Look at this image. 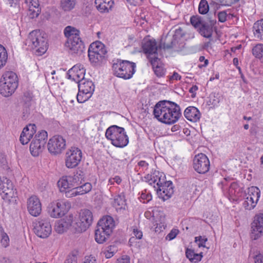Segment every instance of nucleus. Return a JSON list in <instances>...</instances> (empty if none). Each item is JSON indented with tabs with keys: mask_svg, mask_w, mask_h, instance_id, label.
<instances>
[{
	"mask_svg": "<svg viewBox=\"0 0 263 263\" xmlns=\"http://www.w3.org/2000/svg\"><path fill=\"white\" fill-rule=\"evenodd\" d=\"M153 114L158 120L168 124L177 122L181 116L180 107L167 101L158 102L155 106Z\"/></svg>",
	"mask_w": 263,
	"mask_h": 263,
	"instance_id": "obj_1",
	"label": "nucleus"
},
{
	"mask_svg": "<svg viewBox=\"0 0 263 263\" xmlns=\"http://www.w3.org/2000/svg\"><path fill=\"white\" fill-rule=\"evenodd\" d=\"M26 44L36 55H41L45 53L48 48L46 34L37 30H33L29 33Z\"/></svg>",
	"mask_w": 263,
	"mask_h": 263,
	"instance_id": "obj_2",
	"label": "nucleus"
},
{
	"mask_svg": "<svg viewBox=\"0 0 263 263\" xmlns=\"http://www.w3.org/2000/svg\"><path fill=\"white\" fill-rule=\"evenodd\" d=\"M0 92L5 97L11 96L18 87L17 75L13 71L5 72L0 81Z\"/></svg>",
	"mask_w": 263,
	"mask_h": 263,
	"instance_id": "obj_3",
	"label": "nucleus"
},
{
	"mask_svg": "<svg viewBox=\"0 0 263 263\" xmlns=\"http://www.w3.org/2000/svg\"><path fill=\"white\" fill-rule=\"evenodd\" d=\"M105 136L116 147H123L128 143V138L124 132V129L117 125L109 127L106 130Z\"/></svg>",
	"mask_w": 263,
	"mask_h": 263,
	"instance_id": "obj_4",
	"label": "nucleus"
},
{
	"mask_svg": "<svg viewBox=\"0 0 263 263\" xmlns=\"http://www.w3.org/2000/svg\"><path fill=\"white\" fill-rule=\"evenodd\" d=\"M136 67L135 63L128 61L117 60L112 65L114 74L124 79H129L134 73Z\"/></svg>",
	"mask_w": 263,
	"mask_h": 263,
	"instance_id": "obj_5",
	"label": "nucleus"
},
{
	"mask_svg": "<svg viewBox=\"0 0 263 263\" xmlns=\"http://www.w3.org/2000/svg\"><path fill=\"white\" fill-rule=\"evenodd\" d=\"M88 53L90 61L97 64L103 60L107 53V50L103 43L100 42H96L90 45Z\"/></svg>",
	"mask_w": 263,
	"mask_h": 263,
	"instance_id": "obj_6",
	"label": "nucleus"
},
{
	"mask_svg": "<svg viewBox=\"0 0 263 263\" xmlns=\"http://www.w3.org/2000/svg\"><path fill=\"white\" fill-rule=\"evenodd\" d=\"M34 224V232L38 237L45 238L51 233V226L48 219L39 218Z\"/></svg>",
	"mask_w": 263,
	"mask_h": 263,
	"instance_id": "obj_7",
	"label": "nucleus"
},
{
	"mask_svg": "<svg viewBox=\"0 0 263 263\" xmlns=\"http://www.w3.org/2000/svg\"><path fill=\"white\" fill-rule=\"evenodd\" d=\"M82 157L81 151L76 147L67 150L65 154V163L68 168L76 167L80 163Z\"/></svg>",
	"mask_w": 263,
	"mask_h": 263,
	"instance_id": "obj_8",
	"label": "nucleus"
},
{
	"mask_svg": "<svg viewBox=\"0 0 263 263\" xmlns=\"http://www.w3.org/2000/svg\"><path fill=\"white\" fill-rule=\"evenodd\" d=\"M193 165L195 171L202 174L207 173L209 171L210 166L208 158L203 153L195 155L193 159Z\"/></svg>",
	"mask_w": 263,
	"mask_h": 263,
	"instance_id": "obj_9",
	"label": "nucleus"
},
{
	"mask_svg": "<svg viewBox=\"0 0 263 263\" xmlns=\"http://www.w3.org/2000/svg\"><path fill=\"white\" fill-rule=\"evenodd\" d=\"M70 207L69 202L61 201L56 203H51L48 207V212L51 217L59 218L65 215Z\"/></svg>",
	"mask_w": 263,
	"mask_h": 263,
	"instance_id": "obj_10",
	"label": "nucleus"
},
{
	"mask_svg": "<svg viewBox=\"0 0 263 263\" xmlns=\"http://www.w3.org/2000/svg\"><path fill=\"white\" fill-rule=\"evenodd\" d=\"M263 235V214L259 213L254 217L251 223V238L253 240H257Z\"/></svg>",
	"mask_w": 263,
	"mask_h": 263,
	"instance_id": "obj_11",
	"label": "nucleus"
},
{
	"mask_svg": "<svg viewBox=\"0 0 263 263\" xmlns=\"http://www.w3.org/2000/svg\"><path fill=\"white\" fill-rule=\"evenodd\" d=\"M47 146L48 151L51 154L53 155L59 154L65 148V140L62 136H53L49 140Z\"/></svg>",
	"mask_w": 263,
	"mask_h": 263,
	"instance_id": "obj_12",
	"label": "nucleus"
},
{
	"mask_svg": "<svg viewBox=\"0 0 263 263\" xmlns=\"http://www.w3.org/2000/svg\"><path fill=\"white\" fill-rule=\"evenodd\" d=\"M15 194L11 181L7 178L4 180L0 178V195L3 199L10 201L15 197Z\"/></svg>",
	"mask_w": 263,
	"mask_h": 263,
	"instance_id": "obj_13",
	"label": "nucleus"
},
{
	"mask_svg": "<svg viewBox=\"0 0 263 263\" xmlns=\"http://www.w3.org/2000/svg\"><path fill=\"white\" fill-rule=\"evenodd\" d=\"M92 221V214L91 212L87 209L81 211L79 220L77 222L79 231H85L89 228Z\"/></svg>",
	"mask_w": 263,
	"mask_h": 263,
	"instance_id": "obj_14",
	"label": "nucleus"
},
{
	"mask_svg": "<svg viewBox=\"0 0 263 263\" xmlns=\"http://www.w3.org/2000/svg\"><path fill=\"white\" fill-rule=\"evenodd\" d=\"M27 208L30 215L34 217L38 216L42 211V205L40 199L35 195L30 196L27 201Z\"/></svg>",
	"mask_w": 263,
	"mask_h": 263,
	"instance_id": "obj_15",
	"label": "nucleus"
},
{
	"mask_svg": "<svg viewBox=\"0 0 263 263\" xmlns=\"http://www.w3.org/2000/svg\"><path fill=\"white\" fill-rule=\"evenodd\" d=\"M66 46L72 53L81 54L85 48L84 44L80 36H74L67 40Z\"/></svg>",
	"mask_w": 263,
	"mask_h": 263,
	"instance_id": "obj_16",
	"label": "nucleus"
},
{
	"mask_svg": "<svg viewBox=\"0 0 263 263\" xmlns=\"http://www.w3.org/2000/svg\"><path fill=\"white\" fill-rule=\"evenodd\" d=\"M85 72V70L82 65L76 64L68 70V78L78 83L84 79Z\"/></svg>",
	"mask_w": 263,
	"mask_h": 263,
	"instance_id": "obj_17",
	"label": "nucleus"
},
{
	"mask_svg": "<svg viewBox=\"0 0 263 263\" xmlns=\"http://www.w3.org/2000/svg\"><path fill=\"white\" fill-rule=\"evenodd\" d=\"M142 49L144 52L147 54L149 61L150 58H154L157 55L158 47L155 40L144 39L142 43Z\"/></svg>",
	"mask_w": 263,
	"mask_h": 263,
	"instance_id": "obj_18",
	"label": "nucleus"
},
{
	"mask_svg": "<svg viewBox=\"0 0 263 263\" xmlns=\"http://www.w3.org/2000/svg\"><path fill=\"white\" fill-rule=\"evenodd\" d=\"M36 131L35 124H29L25 127L20 136V140L23 145L27 144L32 138Z\"/></svg>",
	"mask_w": 263,
	"mask_h": 263,
	"instance_id": "obj_19",
	"label": "nucleus"
},
{
	"mask_svg": "<svg viewBox=\"0 0 263 263\" xmlns=\"http://www.w3.org/2000/svg\"><path fill=\"white\" fill-rule=\"evenodd\" d=\"M97 227L104 229L107 233L111 234L115 227V221L111 216H106L99 221Z\"/></svg>",
	"mask_w": 263,
	"mask_h": 263,
	"instance_id": "obj_20",
	"label": "nucleus"
},
{
	"mask_svg": "<svg viewBox=\"0 0 263 263\" xmlns=\"http://www.w3.org/2000/svg\"><path fill=\"white\" fill-rule=\"evenodd\" d=\"M157 191L163 200L168 199L174 193L172 182H166L160 189H157Z\"/></svg>",
	"mask_w": 263,
	"mask_h": 263,
	"instance_id": "obj_21",
	"label": "nucleus"
},
{
	"mask_svg": "<svg viewBox=\"0 0 263 263\" xmlns=\"http://www.w3.org/2000/svg\"><path fill=\"white\" fill-rule=\"evenodd\" d=\"M78 83L80 92L91 95L95 89L94 85L91 81L84 79Z\"/></svg>",
	"mask_w": 263,
	"mask_h": 263,
	"instance_id": "obj_22",
	"label": "nucleus"
},
{
	"mask_svg": "<svg viewBox=\"0 0 263 263\" xmlns=\"http://www.w3.org/2000/svg\"><path fill=\"white\" fill-rule=\"evenodd\" d=\"M185 117L192 122H197L199 120L200 114L198 109L194 106H190L185 109L184 112Z\"/></svg>",
	"mask_w": 263,
	"mask_h": 263,
	"instance_id": "obj_23",
	"label": "nucleus"
},
{
	"mask_svg": "<svg viewBox=\"0 0 263 263\" xmlns=\"http://www.w3.org/2000/svg\"><path fill=\"white\" fill-rule=\"evenodd\" d=\"M114 4L112 0H95L97 9L102 13L108 12L111 10Z\"/></svg>",
	"mask_w": 263,
	"mask_h": 263,
	"instance_id": "obj_24",
	"label": "nucleus"
},
{
	"mask_svg": "<svg viewBox=\"0 0 263 263\" xmlns=\"http://www.w3.org/2000/svg\"><path fill=\"white\" fill-rule=\"evenodd\" d=\"M71 224L70 219H62L58 221L54 226L55 231L59 234H63L66 232Z\"/></svg>",
	"mask_w": 263,
	"mask_h": 263,
	"instance_id": "obj_25",
	"label": "nucleus"
},
{
	"mask_svg": "<svg viewBox=\"0 0 263 263\" xmlns=\"http://www.w3.org/2000/svg\"><path fill=\"white\" fill-rule=\"evenodd\" d=\"M150 62L153 66L155 73L157 77H162L164 74V68L160 65V59L157 57L150 58Z\"/></svg>",
	"mask_w": 263,
	"mask_h": 263,
	"instance_id": "obj_26",
	"label": "nucleus"
},
{
	"mask_svg": "<svg viewBox=\"0 0 263 263\" xmlns=\"http://www.w3.org/2000/svg\"><path fill=\"white\" fill-rule=\"evenodd\" d=\"M73 187L80 185L84 181V173L81 170L77 171L73 176H69Z\"/></svg>",
	"mask_w": 263,
	"mask_h": 263,
	"instance_id": "obj_27",
	"label": "nucleus"
},
{
	"mask_svg": "<svg viewBox=\"0 0 263 263\" xmlns=\"http://www.w3.org/2000/svg\"><path fill=\"white\" fill-rule=\"evenodd\" d=\"M111 234L97 227L95 232V240L99 243L105 242Z\"/></svg>",
	"mask_w": 263,
	"mask_h": 263,
	"instance_id": "obj_28",
	"label": "nucleus"
},
{
	"mask_svg": "<svg viewBox=\"0 0 263 263\" xmlns=\"http://www.w3.org/2000/svg\"><path fill=\"white\" fill-rule=\"evenodd\" d=\"M253 34L255 38L263 40V19L255 22L253 27Z\"/></svg>",
	"mask_w": 263,
	"mask_h": 263,
	"instance_id": "obj_29",
	"label": "nucleus"
},
{
	"mask_svg": "<svg viewBox=\"0 0 263 263\" xmlns=\"http://www.w3.org/2000/svg\"><path fill=\"white\" fill-rule=\"evenodd\" d=\"M61 192L65 191L67 189L73 187L69 176L62 177L58 182Z\"/></svg>",
	"mask_w": 263,
	"mask_h": 263,
	"instance_id": "obj_30",
	"label": "nucleus"
},
{
	"mask_svg": "<svg viewBox=\"0 0 263 263\" xmlns=\"http://www.w3.org/2000/svg\"><path fill=\"white\" fill-rule=\"evenodd\" d=\"M112 204L117 210L125 209L126 204L124 195L121 194L116 196Z\"/></svg>",
	"mask_w": 263,
	"mask_h": 263,
	"instance_id": "obj_31",
	"label": "nucleus"
},
{
	"mask_svg": "<svg viewBox=\"0 0 263 263\" xmlns=\"http://www.w3.org/2000/svg\"><path fill=\"white\" fill-rule=\"evenodd\" d=\"M260 190L257 187L251 186L248 188L246 197L257 204L260 197Z\"/></svg>",
	"mask_w": 263,
	"mask_h": 263,
	"instance_id": "obj_32",
	"label": "nucleus"
},
{
	"mask_svg": "<svg viewBox=\"0 0 263 263\" xmlns=\"http://www.w3.org/2000/svg\"><path fill=\"white\" fill-rule=\"evenodd\" d=\"M44 147V146L41 145L39 141L33 139L30 145V152L33 156H37L42 152Z\"/></svg>",
	"mask_w": 263,
	"mask_h": 263,
	"instance_id": "obj_33",
	"label": "nucleus"
},
{
	"mask_svg": "<svg viewBox=\"0 0 263 263\" xmlns=\"http://www.w3.org/2000/svg\"><path fill=\"white\" fill-rule=\"evenodd\" d=\"M77 0H60V7L65 12L73 9L76 5Z\"/></svg>",
	"mask_w": 263,
	"mask_h": 263,
	"instance_id": "obj_34",
	"label": "nucleus"
},
{
	"mask_svg": "<svg viewBox=\"0 0 263 263\" xmlns=\"http://www.w3.org/2000/svg\"><path fill=\"white\" fill-rule=\"evenodd\" d=\"M76 192L77 195H81L86 194L90 192L92 189L91 183L89 182L85 183L82 185H77L73 187Z\"/></svg>",
	"mask_w": 263,
	"mask_h": 263,
	"instance_id": "obj_35",
	"label": "nucleus"
},
{
	"mask_svg": "<svg viewBox=\"0 0 263 263\" xmlns=\"http://www.w3.org/2000/svg\"><path fill=\"white\" fill-rule=\"evenodd\" d=\"M151 178L149 180V183L150 184L152 185L154 184V186L156 187L155 184H156L157 186V189H160L162 186H163L167 181H165L164 179V177H162V175L161 176H158L157 175H151Z\"/></svg>",
	"mask_w": 263,
	"mask_h": 263,
	"instance_id": "obj_36",
	"label": "nucleus"
},
{
	"mask_svg": "<svg viewBox=\"0 0 263 263\" xmlns=\"http://www.w3.org/2000/svg\"><path fill=\"white\" fill-rule=\"evenodd\" d=\"M186 256L190 261L194 262H197L201 259L202 255L201 253H196L194 250L187 249L186 250Z\"/></svg>",
	"mask_w": 263,
	"mask_h": 263,
	"instance_id": "obj_37",
	"label": "nucleus"
},
{
	"mask_svg": "<svg viewBox=\"0 0 263 263\" xmlns=\"http://www.w3.org/2000/svg\"><path fill=\"white\" fill-rule=\"evenodd\" d=\"M253 55L263 63V44H258L256 45L252 50Z\"/></svg>",
	"mask_w": 263,
	"mask_h": 263,
	"instance_id": "obj_38",
	"label": "nucleus"
},
{
	"mask_svg": "<svg viewBox=\"0 0 263 263\" xmlns=\"http://www.w3.org/2000/svg\"><path fill=\"white\" fill-rule=\"evenodd\" d=\"M64 34L67 40H69L70 38H73L74 36H80V32L75 28L68 26L64 29Z\"/></svg>",
	"mask_w": 263,
	"mask_h": 263,
	"instance_id": "obj_39",
	"label": "nucleus"
},
{
	"mask_svg": "<svg viewBox=\"0 0 263 263\" xmlns=\"http://www.w3.org/2000/svg\"><path fill=\"white\" fill-rule=\"evenodd\" d=\"M7 60V52L5 47L0 45V69L6 64Z\"/></svg>",
	"mask_w": 263,
	"mask_h": 263,
	"instance_id": "obj_40",
	"label": "nucleus"
},
{
	"mask_svg": "<svg viewBox=\"0 0 263 263\" xmlns=\"http://www.w3.org/2000/svg\"><path fill=\"white\" fill-rule=\"evenodd\" d=\"M34 139L39 141L41 145L45 146L47 140V133L45 130H42L35 135Z\"/></svg>",
	"mask_w": 263,
	"mask_h": 263,
	"instance_id": "obj_41",
	"label": "nucleus"
},
{
	"mask_svg": "<svg viewBox=\"0 0 263 263\" xmlns=\"http://www.w3.org/2000/svg\"><path fill=\"white\" fill-rule=\"evenodd\" d=\"M199 32L204 37L209 38L212 36V30L206 25L202 24L199 29Z\"/></svg>",
	"mask_w": 263,
	"mask_h": 263,
	"instance_id": "obj_42",
	"label": "nucleus"
},
{
	"mask_svg": "<svg viewBox=\"0 0 263 263\" xmlns=\"http://www.w3.org/2000/svg\"><path fill=\"white\" fill-rule=\"evenodd\" d=\"M209 9L208 2L206 0H201L198 7L199 12L202 14L207 13Z\"/></svg>",
	"mask_w": 263,
	"mask_h": 263,
	"instance_id": "obj_43",
	"label": "nucleus"
},
{
	"mask_svg": "<svg viewBox=\"0 0 263 263\" xmlns=\"http://www.w3.org/2000/svg\"><path fill=\"white\" fill-rule=\"evenodd\" d=\"M256 203L255 201H252L248 197H246L245 200L243 203V207L248 210L253 209L256 206Z\"/></svg>",
	"mask_w": 263,
	"mask_h": 263,
	"instance_id": "obj_44",
	"label": "nucleus"
},
{
	"mask_svg": "<svg viewBox=\"0 0 263 263\" xmlns=\"http://www.w3.org/2000/svg\"><path fill=\"white\" fill-rule=\"evenodd\" d=\"M117 251L116 247L115 246H110L107 247V250L104 252L105 256L107 258H110L114 256Z\"/></svg>",
	"mask_w": 263,
	"mask_h": 263,
	"instance_id": "obj_45",
	"label": "nucleus"
},
{
	"mask_svg": "<svg viewBox=\"0 0 263 263\" xmlns=\"http://www.w3.org/2000/svg\"><path fill=\"white\" fill-rule=\"evenodd\" d=\"M91 95H89L88 93H82V92H81L79 91V92L77 94V99L78 102L79 103H83L87 101L91 96Z\"/></svg>",
	"mask_w": 263,
	"mask_h": 263,
	"instance_id": "obj_46",
	"label": "nucleus"
},
{
	"mask_svg": "<svg viewBox=\"0 0 263 263\" xmlns=\"http://www.w3.org/2000/svg\"><path fill=\"white\" fill-rule=\"evenodd\" d=\"M28 15L31 18H33L38 16L40 13V8H28Z\"/></svg>",
	"mask_w": 263,
	"mask_h": 263,
	"instance_id": "obj_47",
	"label": "nucleus"
},
{
	"mask_svg": "<svg viewBox=\"0 0 263 263\" xmlns=\"http://www.w3.org/2000/svg\"><path fill=\"white\" fill-rule=\"evenodd\" d=\"M191 24L195 28L198 27L201 24L200 18L197 16H193L191 17Z\"/></svg>",
	"mask_w": 263,
	"mask_h": 263,
	"instance_id": "obj_48",
	"label": "nucleus"
},
{
	"mask_svg": "<svg viewBox=\"0 0 263 263\" xmlns=\"http://www.w3.org/2000/svg\"><path fill=\"white\" fill-rule=\"evenodd\" d=\"M122 182V179L119 176H115L110 177L108 180V185H114L116 183L117 184H120Z\"/></svg>",
	"mask_w": 263,
	"mask_h": 263,
	"instance_id": "obj_49",
	"label": "nucleus"
},
{
	"mask_svg": "<svg viewBox=\"0 0 263 263\" xmlns=\"http://www.w3.org/2000/svg\"><path fill=\"white\" fill-rule=\"evenodd\" d=\"M207 241L206 238H203L202 236H198L195 237V241L197 243L199 247H205V243Z\"/></svg>",
	"mask_w": 263,
	"mask_h": 263,
	"instance_id": "obj_50",
	"label": "nucleus"
},
{
	"mask_svg": "<svg viewBox=\"0 0 263 263\" xmlns=\"http://www.w3.org/2000/svg\"><path fill=\"white\" fill-rule=\"evenodd\" d=\"M25 2L28 5L29 8H39V4L37 0H26Z\"/></svg>",
	"mask_w": 263,
	"mask_h": 263,
	"instance_id": "obj_51",
	"label": "nucleus"
},
{
	"mask_svg": "<svg viewBox=\"0 0 263 263\" xmlns=\"http://www.w3.org/2000/svg\"><path fill=\"white\" fill-rule=\"evenodd\" d=\"M63 192H65V196L67 198H72L78 196L73 187L67 189Z\"/></svg>",
	"mask_w": 263,
	"mask_h": 263,
	"instance_id": "obj_52",
	"label": "nucleus"
},
{
	"mask_svg": "<svg viewBox=\"0 0 263 263\" xmlns=\"http://www.w3.org/2000/svg\"><path fill=\"white\" fill-rule=\"evenodd\" d=\"M178 233V230L174 229L168 234L166 237V239H168L170 240H172L176 237Z\"/></svg>",
	"mask_w": 263,
	"mask_h": 263,
	"instance_id": "obj_53",
	"label": "nucleus"
},
{
	"mask_svg": "<svg viewBox=\"0 0 263 263\" xmlns=\"http://www.w3.org/2000/svg\"><path fill=\"white\" fill-rule=\"evenodd\" d=\"M239 0H217L221 5L231 6L232 4L238 2Z\"/></svg>",
	"mask_w": 263,
	"mask_h": 263,
	"instance_id": "obj_54",
	"label": "nucleus"
},
{
	"mask_svg": "<svg viewBox=\"0 0 263 263\" xmlns=\"http://www.w3.org/2000/svg\"><path fill=\"white\" fill-rule=\"evenodd\" d=\"M9 239L6 234H4L2 236L1 243L4 247H7L9 245Z\"/></svg>",
	"mask_w": 263,
	"mask_h": 263,
	"instance_id": "obj_55",
	"label": "nucleus"
},
{
	"mask_svg": "<svg viewBox=\"0 0 263 263\" xmlns=\"http://www.w3.org/2000/svg\"><path fill=\"white\" fill-rule=\"evenodd\" d=\"M255 263H263V254L260 253H257L253 256Z\"/></svg>",
	"mask_w": 263,
	"mask_h": 263,
	"instance_id": "obj_56",
	"label": "nucleus"
},
{
	"mask_svg": "<svg viewBox=\"0 0 263 263\" xmlns=\"http://www.w3.org/2000/svg\"><path fill=\"white\" fill-rule=\"evenodd\" d=\"M117 263H130V257L127 255H123L117 259Z\"/></svg>",
	"mask_w": 263,
	"mask_h": 263,
	"instance_id": "obj_57",
	"label": "nucleus"
},
{
	"mask_svg": "<svg viewBox=\"0 0 263 263\" xmlns=\"http://www.w3.org/2000/svg\"><path fill=\"white\" fill-rule=\"evenodd\" d=\"M218 17L219 21L223 23V22H226L227 20V14L224 11H221L218 13Z\"/></svg>",
	"mask_w": 263,
	"mask_h": 263,
	"instance_id": "obj_58",
	"label": "nucleus"
},
{
	"mask_svg": "<svg viewBox=\"0 0 263 263\" xmlns=\"http://www.w3.org/2000/svg\"><path fill=\"white\" fill-rule=\"evenodd\" d=\"M133 234L134 235V237L138 239H141L143 236L142 232L140 230H139L138 229H134Z\"/></svg>",
	"mask_w": 263,
	"mask_h": 263,
	"instance_id": "obj_59",
	"label": "nucleus"
},
{
	"mask_svg": "<svg viewBox=\"0 0 263 263\" xmlns=\"http://www.w3.org/2000/svg\"><path fill=\"white\" fill-rule=\"evenodd\" d=\"M134 41V37L133 35H129L127 40L125 42L126 43L125 44V47L129 46L133 44Z\"/></svg>",
	"mask_w": 263,
	"mask_h": 263,
	"instance_id": "obj_60",
	"label": "nucleus"
},
{
	"mask_svg": "<svg viewBox=\"0 0 263 263\" xmlns=\"http://www.w3.org/2000/svg\"><path fill=\"white\" fill-rule=\"evenodd\" d=\"M198 90V87L196 85H193L191 88H190L189 91L192 93V97L194 98L196 95V91Z\"/></svg>",
	"mask_w": 263,
	"mask_h": 263,
	"instance_id": "obj_61",
	"label": "nucleus"
},
{
	"mask_svg": "<svg viewBox=\"0 0 263 263\" xmlns=\"http://www.w3.org/2000/svg\"><path fill=\"white\" fill-rule=\"evenodd\" d=\"M181 79V76L176 72H174L173 74L170 77V80H178Z\"/></svg>",
	"mask_w": 263,
	"mask_h": 263,
	"instance_id": "obj_62",
	"label": "nucleus"
},
{
	"mask_svg": "<svg viewBox=\"0 0 263 263\" xmlns=\"http://www.w3.org/2000/svg\"><path fill=\"white\" fill-rule=\"evenodd\" d=\"M145 217L147 219L151 220L152 218H153L154 215L153 213H152L150 211H146L144 213Z\"/></svg>",
	"mask_w": 263,
	"mask_h": 263,
	"instance_id": "obj_63",
	"label": "nucleus"
},
{
	"mask_svg": "<svg viewBox=\"0 0 263 263\" xmlns=\"http://www.w3.org/2000/svg\"><path fill=\"white\" fill-rule=\"evenodd\" d=\"M179 35H180L181 36H183L184 35V33H182V29L181 28L177 29L175 32V36H178Z\"/></svg>",
	"mask_w": 263,
	"mask_h": 263,
	"instance_id": "obj_64",
	"label": "nucleus"
}]
</instances>
